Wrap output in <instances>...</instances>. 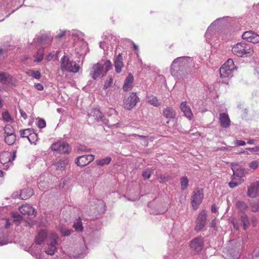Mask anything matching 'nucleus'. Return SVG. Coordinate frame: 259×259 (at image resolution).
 I'll list each match as a JSON object with an SVG mask.
<instances>
[{
  "label": "nucleus",
  "mask_w": 259,
  "mask_h": 259,
  "mask_svg": "<svg viewBox=\"0 0 259 259\" xmlns=\"http://www.w3.org/2000/svg\"><path fill=\"white\" fill-rule=\"evenodd\" d=\"M152 170L149 168L146 169L143 172L142 176L144 179H149L151 175Z\"/></svg>",
  "instance_id": "a18cd8bd"
},
{
  "label": "nucleus",
  "mask_w": 259,
  "mask_h": 259,
  "mask_svg": "<svg viewBox=\"0 0 259 259\" xmlns=\"http://www.w3.org/2000/svg\"><path fill=\"white\" fill-rule=\"evenodd\" d=\"M69 163V160L67 158H64L60 159L55 164V166L57 169L63 170L65 168L66 166L68 165Z\"/></svg>",
  "instance_id": "c756f323"
},
{
  "label": "nucleus",
  "mask_w": 259,
  "mask_h": 259,
  "mask_svg": "<svg viewBox=\"0 0 259 259\" xmlns=\"http://www.w3.org/2000/svg\"><path fill=\"white\" fill-rule=\"evenodd\" d=\"M12 216L14 218V222H16V223H19L22 220L21 216L17 212H12Z\"/></svg>",
  "instance_id": "37998d69"
},
{
  "label": "nucleus",
  "mask_w": 259,
  "mask_h": 259,
  "mask_svg": "<svg viewBox=\"0 0 259 259\" xmlns=\"http://www.w3.org/2000/svg\"><path fill=\"white\" fill-rule=\"evenodd\" d=\"M46 125V121L43 119H39L38 122H37V126L40 128H42L45 127Z\"/></svg>",
  "instance_id": "3c124183"
},
{
  "label": "nucleus",
  "mask_w": 259,
  "mask_h": 259,
  "mask_svg": "<svg viewBox=\"0 0 259 259\" xmlns=\"http://www.w3.org/2000/svg\"><path fill=\"white\" fill-rule=\"evenodd\" d=\"M139 101V98L136 93L131 92L125 96L123 99L124 108L127 110H131L135 107Z\"/></svg>",
  "instance_id": "1a4fd4ad"
},
{
  "label": "nucleus",
  "mask_w": 259,
  "mask_h": 259,
  "mask_svg": "<svg viewBox=\"0 0 259 259\" xmlns=\"http://www.w3.org/2000/svg\"><path fill=\"white\" fill-rule=\"evenodd\" d=\"M254 74L256 75V76L258 78H259V66L256 67V68L255 69Z\"/></svg>",
  "instance_id": "e2e57ef3"
},
{
  "label": "nucleus",
  "mask_w": 259,
  "mask_h": 259,
  "mask_svg": "<svg viewBox=\"0 0 259 259\" xmlns=\"http://www.w3.org/2000/svg\"><path fill=\"white\" fill-rule=\"evenodd\" d=\"M103 71V64L98 63L93 65L92 69L91 70L90 75L93 79L95 80L102 75ZM104 75V74H103V75Z\"/></svg>",
  "instance_id": "2eb2a0df"
},
{
  "label": "nucleus",
  "mask_w": 259,
  "mask_h": 259,
  "mask_svg": "<svg viewBox=\"0 0 259 259\" xmlns=\"http://www.w3.org/2000/svg\"><path fill=\"white\" fill-rule=\"evenodd\" d=\"M134 76L131 73H129L126 77L122 89L124 91L131 90L133 87Z\"/></svg>",
  "instance_id": "393cba45"
},
{
  "label": "nucleus",
  "mask_w": 259,
  "mask_h": 259,
  "mask_svg": "<svg viewBox=\"0 0 259 259\" xmlns=\"http://www.w3.org/2000/svg\"><path fill=\"white\" fill-rule=\"evenodd\" d=\"M20 113L22 117H23L24 119H26L27 117L26 113L22 109H20Z\"/></svg>",
  "instance_id": "680f3d73"
},
{
  "label": "nucleus",
  "mask_w": 259,
  "mask_h": 259,
  "mask_svg": "<svg viewBox=\"0 0 259 259\" xmlns=\"http://www.w3.org/2000/svg\"><path fill=\"white\" fill-rule=\"evenodd\" d=\"M229 19L228 17H224L220 18L213 21L208 27L205 33L206 41L208 42V39L211 36L213 30L215 28L219 29L221 27L225 25Z\"/></svg>",
  "instance_id": "423d86ee"
},
{
  "label": "nucleus",
  "mask_w": 259,
  "mask_h": 259,
  "mask_svg": "<svg viewBox=\"0 0 259 259\" xmlns=\"http://www.w3.org/2000/svg\"><path fill=\"white\" fill-rule=\"evenodd\" d=\"M236 206L237 208L240 211H242V212L245 211L247 208V206L246 204V203L241 201H237V202L236 203Z\"/></svg>",
  "instance_id": "e433bc0d"
},
{
  "label": "nucleus",
  "mask_w": 259,
  "mask_h": 259,
  "mask_svg": "<svg viewBox=\"0 0 259 259\" xmlns=\"http://www.w3.org/2000/svg\"><path fill=\"white\" fill-rule=\"evenodd\" d=\"M58 236L55 233H52L47 240V244L44 248L48 254H54L57 250Z\"/></svg>",
  "instance_id": "0eeeda50"
},
{
  "label": "nucleus",
  "mask_w": 259,
  "mask_h": 259,
  "mask_svg": "<svg viewBox=\"0 0 259 259\" xmlns=\"http://www.w3.org/2000/svg\"><path fill=\"white\" fill-rule=\"evenodd\" d=\"M4 172L3 171L0 170V184H1L3 181Z\"/></svg>",
  "instance_id": "774afa93"
},
{
  "label": "nucleus",
  "mask_w": 259,
  "mask_h": 259,
  "mask_svg": "<svg viewBox=\"0 0 259 259\" xmlns=\"http://www.w3.org/2000/svg\"><path fill=\"white\" fill-rule=\"evenodd\" d=\"M252 256L254 258L259 259V247H257L254 250Z\"/></svg>",
  "instance_id": "864d4df0"
},
{
  "label": "nucleus",
  "mask_w": 259,
  "mask_h": 259,
  "mask_svg": "<svg viewBox=\"0 0 259 259\" xmlns=\"http://www.w3.org/2000/svg\"><path fill=\"white\" fill-rule=\"evenodd\" d=\"M44 49L40 48L38 49L37 51L36 54H35L34 56V57L35 58V59H34V62H40L44 58Z\"/></svg>",
  "instance_id": "2f4dec72"
},
{
  "label": "nucleus",
  "mask_w": 259,
  "mask_h": 259,
  "mask_svg": "<svg viewBox=\"0 0 259 259\" xmlns=\"http://www.w3.org/2000/svg\"><path fill=\"white\" fill-rule=\"evenodd\" d=\"M111 161V158L110 157H107L105 158L96 160V163L99 165L103 166L104 165L108 164Z\"/></svg>",
  "instance_id": "c9c22d12"
},
{
  "label": "nucleus",
  "mask_w": 259,
  "mask_h": 259,
  "mask_svg": "<svg viewBox=\"0 0 259 259\" xmlns=\"http://www.w3.org/2000/svg\"><path fill=\"white\" fill-rule=\"evenodd\" d=\"M94 159L93 155H84L77 157L75 160V163L79 166H84L93 161Z\"/></svg>",
  "instance_id": "dca6fc26"
},
{
  "label": "nucleus",
  "mask_w": 259,
  "mask_h": 259,
  "mask_svg": "<svg viewBox=\"0 0 259 259\" xmlns=\"http://www.w3.org/2000/svg\"><path fill=\"white\" fill-rule=\"evenodd\" d=\"M30 130L26 129L24 130H22L20 131V135L22 137H27L29 141V142L31 143H34V141H32L31 140V138H33V140L35 138L37 137V135L33 134H29Z\"/></svg>",
  "instance_id": "c85d7f7f"
},
{
  "label": "nucleus",
  "mask_w": 259,
  "mask_h": 259,
  "mask_svg": "<svg viewBox=\"0 0 259 259\" xmlns=\"http://www.w3.org/2000/svg\"><path fill=\"white\" fill-rule=\"evenodd\" d=\"M259 165V161L258 160H254L252 162H251L249 164V167L253 169H256Z\"/></svg>",
  "instance_id": "09e8293b"
},
{
  "label": "nucleus",
  "mask_w": 259,
  "mask_h": 259,
  "mask_svg": "<svg viewBox=\"0 0 259 259\" xmlns=\"http://www.w3.org/2000/svg\"><path fill=\"white\" fill-rule=\"evenodd\" d=\"M34 87L38 91H42L44 90L43 85L39 83H35Z\"/></svg>",
  "instance_id": "13d9d810"
},
{
  "label": "nucleus",
  "mask_w": 259,
  "mask_h": 259,
  "mask_svg": "<svg viewBox=\"0 0 259 259\" xmlns=\"http://www.w3.org/2000/svg\"><path fill=\"white\" fill-rule=\"evenodd\" d=\"M118 41V37L112 33H108L105 36L103 40L100 42V47L105 50L110 47L113 48V45Z\"/></svg>",
  "instance_id": "9b49d317"
},
{
  "label": "nucleus",
  "mask_w": 259,
  "mask_h": 259,
  "mask_svg": "<svg viewBox=\"0 0 259 259\" xmlns=\"http://www.w3.org/2000/svg\"><path fill=\"white\" fill-rule=\"evenodd\" d=\"M73 228L77 231L81 232L83 230L82 222L80 218L76 219L74 223Z\"/></svg>",
  "instance_id": "72a5a7b5"
},
{
  "label": "nucleus",
  "mask_w": 259,
  "mask_h": 259,
  "mask_svg": "<svg viewBox=\"0 0 259 259\" xmlns=\"http://www.w3.org/2000/svg\"><path fill=\"white\" fill-rule=\"evenodd\" d=\"M247 195L251 198L259 196V181L252 183L248 188Z\"/></svg>",
  "instance_id": "aec40b11"
},
{
  "label": "nucleus",
  "mask_w": 259,
  "mask_h": 259,
  "mask_svg": "<svg viewBox=\"0 0 259 259\" xmlns=\"http://www.w3.org/2000/svg\"><path fill=\"white\" fill-rule=\"evenodd\" d=\"M89 120L91 121H102L103 116L102 113L98 108L91 109L88 113Z\"/></svg>",
  "instance_id": "a211bd4d"
},
{
  "label": "nucleus",
  "mask_w": 259,
  "mask_h": 259,
  "mask_svg": "<svg viewBox=\"0 0 259 259\" xmlns=\"http://www.w3.org/2000/svg\"><path fill=\"white\" fill-rule=\"evenodd\" d=\"M163 115L166 118L171 119L175 118L176 112L172 108L168 107L163 109Z\"/></svg>",
  "instance_id": "bb28decb"
},
{
  "label": "nucleus",
  "mask_w": 259,
  "mask_h": 259,
  "mask_svg": "<svg viewBox=\"0 0 259 259\" xmlns=\"http://www.w3.org/2000/svg\"><path fill=\"white\" fill-rule=\"evenodd\" d=\"M60 68L63 72L77 73L80 67L75 61L71 60L68 56L64 55L60 60Z\"/></svg>",
  "instance_id": "7ed1b4c3"
},
{
  "label": "nucleus",
  "mask_w": 259,
  "mask_h": 259,
  "mask_svg": "<svg viewBox=\"0 0 259 259\" xmlns=\"http://www.w3.org/2000/svg\"><path fill=\"white\" fill-rule=\"evenodd\" d=\"M46 36H42L40 37L35 38L33 40V42L34 44H35L37 42H38V43L40 42V43L43 44L44 41L46 40Z\"/></svg>",
  "instance_id": "de8ad7c7"
},
{
  "label": "nucleus",
  "mask_w": 259,
  "mask_h": 259,
  "mask_svg": "<svg viewBox=\"0 0 259 259\" xmlns=\"http://www.w3.org/2000/svg\"><path fill=\"white\" fill-rule=\"evenodd\" d=\"M234 177H232V181L229 183V186L231 188H234L238 186L240 183H238L234 181Z\"/></svg>",
  "instance_id": "603ef678"
},
{
  "label": "nucleus",
  "mask_w": 259,
  "mask_h": 259,
  "mask_svg": "<svg viewBox=\"0 0 259 259\" xmlns=\"http://www.w3.org/2000/svg\"><path fill=\"white\" fill-rule=\"evenodd\" d=\"M133 48H134V49L135 50H137V52L136 53L137 55V56L138 57V49H139V47L137 45H136L135 43H134L133 42Z\"/></svg>",
  "instance_id": "338daca9"
},
{
  "label": "nucleus",
  "mask_w": 259,
  "mask_h": 259,
  "mask_svg": "<svg viewBox=\"0 0 259 259\" xmlns=\"http://www.w3.org/2000/svg\"><path fill=\"white\" fill-rule=\"evenodd\" d=\"M4 50L2 49H0V60L4 58L5 55H4Z\"/></svg>",
  "instance_id": "69168bd1"
},
{
  "label": "nucleus",
  "mask_w": 259,
  "mask_h": 259,
  "mask_svg": "<svg viewBox=\"0 0 259 259\" xmlns=\"http://www.w3.org/2000/svg\"><path fill=\"white\" fill-rule=\"evenodd\" d=\"M192 59L188 57H181L175 59L171 65V74L178 79H184L183 72L191 63Z\"/></svg>",
  "instance_id": "f257e3e1"
},
{
  "label": "nucleus",
  "mask_w": 259,
  "mask_h": 259,
  "mask_svg": "<svg viewBox=\"0 0 259 259\" xmlns=\"http://www.w3.org/2000/svg\"><path fill=\"white\" fill-rule=\"evenodd\" d=\"M232 52L238 57H247L253 54V50L251 45L244 42H240L233 46Z\"/></svg>",
  "instance_id": "f03ea898"
},
{
  "label": "nucleus",
  "mask_w": 259,
  "mask_h": 259,
  "mask_svg": "<svg viewBox=\"0 0 259 259\" xmlns=\"http://www.w3.org/2000/svg\"><path fill=\"white\" fill-rule=\"evenodd\" d=\"M203 246V239L201 237L193 239L190 243L191 248L196 252H200Z\"/></svg>",
  "instance_id": "412c9836"
},
{
  "label": "nucleus",
  "mask_w": 259,
  "mask_h": 259,
  "mask_svg": "<svg viewBox=\"0 0 259 259\" xmlns=\"http://www.w3.org/2000/svg\"><path fill=\"white\" fill-rule=\"evenodd\" d=\"M114 65L115 72L117 73H120L122 71L123 67L124 66L123 58L121 54H119L114 59Z\"/></svg>",
  "instance_id": "5701e85b"
},
{
  "label": "nucleus",
  "mask_w": 259,
  "mask_h": 259,
  "mask_svg": "<svg viewBox=\"0 0 259 259\" xmlns=\"http://www.w3.org/2000/svg\"><path fill=\"white\" fill-rule=\"evenodd\" d=\"M242 37L248 42L253 44L259 42V35L251 30L244 32L242 35Z\"/></svg>",
  "instance_id": "f3484780"
},
{
  "label": "nucleus",
  "mask_w": 259,
  "mask_h": 259,
  "mask_svg": "<svg viewBox=\"0 0 259 259\" xmlns=\"http://www.w3.org/2000/svg\"><path fill=\"white\" fill-rule=\"evenodd\" d=\"M147 102L155 107H158L160 105L157 98L155 97H148Z\"/></svg>",
  "instance_id": "ea45409f"
},
{
  "label": "nucleus",
  "mask_w": 259,
  "mask_h": 259,
  "mask_svg": "<svg viewBox=\"0 0 259 259\" xmlns=\"http://www.w3.org/2000/svg\"><path fill=\"white\" fill-rule=\"evenodd\" d=\"M60 232L63 236H69L71 234V231L69 229L61 228L60 229Z\"/></svg>",
  "instance_id": "8fccbe9b"
},
{
  "label": "nucleus",
  "mask_w": 259,
  "mask_h": 259,
  "mask_svg": "<svg viewBox=\"0 0 259 259\" xmlns=\"http://www.w3.org/2000/svg\"><path fill=\"white\" fill-rule=\"evenodd\" d=\"M26 73L28 76L33 77V78L37 79H40L41 77L40 73L39 71L29 70L27 71H26Z\"/></svg>",
  "instance_id": "473e14b6"
},
{
  "label": "nucleus",
  "mask_w": 259,
  "mask_h": 259,
  "mask_svg": "<svg viewBox=\"0 0 259 259\" xmlns=\"http://www.w3.org/2000/svg\"><path fill=\"white\" fill-rule=\"evenodd\" d=\"M206 221V212L204 210L202 211L197 218L195 230L196 232L201 231L204 227Z\"/></svg>",
  "instance_id": "4468645a"
},
{
  "label": "nucleus",
  "mask_w": 259,
  "mask_h": 259,
  "mask_svg": "<svg viewBox=\"0 0 259 259\" xmlns=\"http://www.w3.org/2000/svg\"><path fill=\"white\" fill-rule=\"evenodd\" d=\"M250 207L253 212H257L259 210V201H255L251 203Z\"/></svg>",
  "instance_id": "c03bdc74"
},
{
  "label": "nucleus",
  "mask_w": 259,
  "mask_h": 259,
  "mask_svg": "<svg viewBox=\"0 0 259 259\" xmlns=\"http://www.w3.org/2000/svg\"><path fill=\"white\" fill-rule=\"evenodd\" d=\"M180 108L181 111L183 112L184 115L189 120H191L193 118V115L192 112L190 107L187 105L186 101L182 102L180 104Z\"/></svg>",
  "instance_id": "b1692460"
},
{
  "label": "nucleus",
  "mask_w": 259,
  "mask_h": 259,
  "mask_svg": "<svg viewBox=\"0 0 259 259\" xmlns=\"http://www.w3.org/2000/svg\"><path fill=\"white\" fill-rule=\"evenodd\" d=\"M16 151H5L1 154L0 163L5 166L4 169H7L12 165V161L16 158Z\"/></svg>",
  "instance_id": "6e6552de"
},
{
  "label": "nucleus",
  "mask_w": 259,
  "mask_h": 259,
  "mask_svg": "<svg viewBox=\"0 0 259 259\" xmlns=\"http://www.w3.org/2000/svg\"><path fill=\"white\" fill-rule=\"evenodd\" d=\"M19 211L22 214L28 216H35L36 213V210L28 204L23 205L19 207Z\"/></svg>",
  "instance_id": "4be33fe9"
},
{
  "label": "nucleus",
  "mask_w": 259,
  "mask_h": 259,
  "mask_svg": "<svg viewBox=\"0 0 259 259\" xmlns=\"http://www.w3.org/2000/svg\"><path fill=\"white\" fill-rule=\"evenodd\" d=\"M33 194V190L31 188H27L21 191L20 197L21 199L26 200L32 196Z\"/></svg>",
  "instance_id": "cd10ccee"
},
{
  "label": "nucleus",
  "mask_w": 259,
  "mask_h": 259,
  "mask_svg": "<svg viewBox=\"0 0 259 259\" xmlns=\"http://www.w3.org/2000/svg\"><path fill=\"white\" fill-rule=\"evenodd\" d=\"M5 136L15 135L14 129L13 126L10 124H7L5 126Z\"/></svg>",
  "instance_id": "58836bf2"
},
{
  "label": "nucleus",
  "mask_w": 259,
  "mask_h": 259,
  "mask_svg": "<svg viewBox=\"0 0 259 259\" xmlns=\"http://www.w3.org/2000/svg\"><path fill=\"white\" fill-rule=\"evenodd\" d=\"M65 32H66L65 30L61 31L60 33L57 35V37L58 38H61L62 36H63L65 35Z\"/></svg>",
  "instance_id": "0e129e2a"
},
{
  "label": "nucleus",
  "mask_w": 259,
  "mask_h": 259,
  "mask_svg": "<svg viewBox=\"0 0 259 259\" xmlns=\"http://www.w3.org/2000/svg\"><path fill=\"white\" fill-rule=\"evenodd\" d=\"M15 79L11 74L7 72L0 71V88L4 89L9 85L15 84Z\"/></svg>",
  "instance_id": "9d476101"
},
{
  "label": "nucleus",
  "mask_w": 259,
  "mask_h": 259,
  "mask_svg": "<svg viewBox=\"0 0 259 259\" xmlns=\"http://www.w3.org/2000/svg\"><path fill=\"white\" fill-rule=\"evenodd\" d=\"M112 82V79L110 78V79L105 83L104 85V88L106 89L110 87L111 85Z\"/></svg>",
  "instance_id": "bf43d9fd"
},
{
  "label": "nucleus",
  "mask_w": 259,
  "mask_h": 259,
  "mask_svg": "<svg viewBox=\"0 0 259 259\" xmlns=\"http://www.w3.org/2000/svg\"><path fill=\"white\" fill-rule=\"evenodd\" d=\"M103 65V68H104L105 69V73L104 74H106L107 72L112 68V65L110 60H106Z\"/></svg>",
  "instance_id": "a19ab883"
},
{
  "label": "nucleus",
  "mask_w": 259,
  "mask_h": 259,
  "mask_svg": "<svg viewBox=\"0 0 259 259\" xmlns=\"http://www.w3.org/2000/svg\"><path fill=\"white\" fill-rule=\"evenodd\" d=\"M47 233L45 230H41L39 231L36 237V244H33L29 249V252L36 258H39L40 251V247L39 245L43 242L47 238Z\"/></svg>",
  "instance_id": "20e7f679"
},
{
  "label": "nucleus",
  "mask_w": 259,
  "mask_h": 259,
  "mask_svg": "<svg viewBox=\"0 0 259 259\" xmlns=\"http://www.w3.org/2000/svg\"><path fill=\"white\" fill-rule=\"evenodd\" d=\"M133 136H134L136 138L138 137L140 139H141L142 140V144L144 146H147L148 145V140H147V138H146V136L138 135H136V134L133 135Z\"/></svg>",
  "instance_id": "79ce46f5"
},
{
  "label": "nucleus",
  "mask_w": 259,
  "mask_h": 259,
  "mask_svg": "<svg viewBox=\"0 0 259 259\" xmlns=\"http://www.w3.org/2000/svg\"><path fill=\"white\" fill-rule=\"evenodd\" d=\"M240 221L243 226L244 230H246L250 225V223L247 215L245 214H242L240 216Z\"/></svg>",
  "instance_id": "7c9ffc66"
},
{
  "label": "nucleus",
  "mask_w": 259,
  "mask_h": 259,
  "mask_svg": "<svg viewBox=\"0 0 259 259\" xmlns=\"http://www.w3.org/2000/svg\"><path fill=\"white\" fill-rule=\"evenodd\" d=\"M203 190L202 188H196L193 192L191 197V203L194 209H196L203 199Z\"/></svg>",
  "instance_id": "f8f14e48"
},
{
  "label": "nucleus",
  "mask_w": 259,
  "mask_h": 259,
  "mask_svg": "<svg viewBox=\"0 0 259 259\" xmlns=\"http://www.w3.org/2000/svg\"><path fill=\"white\" fill-rule=\"evenodd\" d=\"M78 150L81 152H89L90 151V149L84 145H80L78 148Z\"/></svg>",
  "instance_id": "5fc2aeb1"
},
{
  "label": "nucleus",
  "mask_w": 259,
  "mask_h": 259,
  "mask_svg": "<svg viewBox=\"0 0 259 259\" xmlns=\"http://www.w3.org/2000/svg\"><path fill=\"white\" fill-rule=\"evenodd\" d=\"M235 144L236 146H244L246 143L244 141L237 140L235 141Z\"/></svg>",
  "instance_id": "4d7b16f0"
},
{
  "label": "nucleus",
  "mask_w": 259,
  "mask_h": 259,
  "mask_svg": "<svg viewBox=\"0 0 259 259\" xmlns=\"http://www.w3.org/2000/svg\"><path fill=\"white\" fill-rule=\"evenodd\" d=\"M247 149L249 150L252 154L256 153L259 152V147L257 146L253 148H249Z\"/></svg>",
  "instance_id": "6e6d98bb"
},
{
  "label": "nucleus",
  "mask_w": 259,
  "mask_h": 259,
  "mask_svg": "<svg viewBox=\"0 0 259 259\" xmlns=\"http://www.w3.org/2000/svg\"><path fill=\"white\" fill-rule=\"evenodd\" d=\"M181 189L184 190L186 189L188 186L189 180L187 177L184 176L181 178Z\"/></svg>",
  "instance_id": "4c0bfd02"
},
{
  "label": "nucleus",
  "mask_w": 259,
  "mask_h": 259,
  "mask_svg": "<svg viewBox=\"0 0 259 259\" xmlns=\"http://www.w3.org/2000/svg\"><path fill=\"white\" fill-rule=\"evenodd\" d=\"M220 121L221 126L224 128H227L230 124V120L228 115L225 113L220 114Z\"/></svg>",
  "instance_id": "a878e982"
},
{
  "label": "nucleus",
  "mask_w": 259,
  "mask_h": 259,
  "mask_svg": "<svg viewBox=\"0 0 259 259\" xmlns=\"http://www.w3.org/2000/svg\"><path fill=\"white\" fill-rule=\"evenodd\" d=\"M231 169L233 172L232 177H238L240 178L245 176V169L235 163H232L231 164Z\"/></svg>",
  "instance_id": "6ab92c4d"
},
{
  "label": "nucleus",
  "mask_w": 259,
  "mask_h": 259,
  "mask_svg": "<svg viewBox=\"0 0 259 259\" xmlns=\"http://www.w3.org/2000/svg\"><path fill=\"white\" fill-rule=\"evenodd\" d=\"M2 116L3 119L7 122H9L12 120V118L8 111L3 112L2 113Z\"/></svg>",
  "instance_id": "49530a36"
},
{
  "label": "nucleus",
  "mask_w": 259,
  "mask_h": 259,
  "mask_svg": "<svg viewBox=\"0 0 259 259\" xmlns=\"http://www.w3.org/2000/svg\"><path fill=\"white\" fill-rule=\"evenodd\" d=\"M51 149L61 154H68L70 152L71 148L66 142L58 141L51 145Z\"/></svg>",
  "instance_id": "ddd939ff"
},
{
  "label": "nucleus",
  "mask_w": 259,
  "mask_h": 259,
  "mask_svg": "<svg viewBox=\"0 0 259 259\" xmlns=\"http://www.w3.org/2000/svg\"><path fill=\"white\" fill-rule=\"evenodd\" d=\"M209 226H210V227L214 228V229L215 228L216 222H215V219L212 220L211 222L209 223Z\"/></svg>",
  "instance_id": "052dcab7"
},
{
  "label": "nucleus",
  "mask_w": 259,
  "mask_h": 259,
  "mask_svg": "<svg viewBox=\"0 0 259 259\" xmlns=\"http://www.w3.org/2000/svg\"><path fill=\"white\" fill-rule=\"evenodd\" d=\"M5 142L9 145H11L14 144L15 141H16V135H8L5 136Z\"/></svg>",
  "instance_id": "f704fd0d"
},
{
  "label": "nucleus",
  "mask_w": 259,
  "mask_h": 259,
  "mask_svg": "<svg viewBox=\"0 0 259 259\" xmlns=\"http://www.w3.org/2000/svg\"><path fill=\"white\" fill-rule=\"evenodd\" d=\"M235 65L232 59H228L220 69V76L222 78H230L233 75Z\"/></svg>",
  "instance_id": "39448f33"
}]
</instances>
